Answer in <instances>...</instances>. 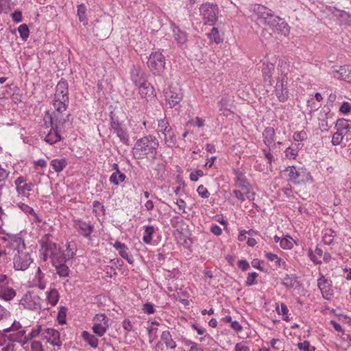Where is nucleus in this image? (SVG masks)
<instances>
[{"label": "nucleus", "mask_w": 351, "mask_h": 351, "mask_svg": "<svg viewBox=\"0 0 351 351\" xmlns=\"http://www.w3.org/2000/svg\"><path fill=\"white\" fill-rule=\"evenodd\" d=\"M145 232L143 241L145 244H150L153 238V234L156 232V228L152 226H147L144 227Z\"/></svg>", "instance_id": "29"}, {"label": "nucleus", "mask_w": 351, "mask_h": 351, "mask_svg": "<svg viewBox=\"0 0 351 351\" xmlns=\"http://www.w3.org/2000/svg\"><path fill=\"white\" fill-rule=\"evenodd\" d=\"M113 169L115 170V172L110 176V181L114 185H118L119 181L117 180V174H119V180L121 182H123L125 180V176L119 171V166L117 163L113 164Z\"/></svg>", "instance_id": "23"}, {"label": "nucleus", "mask_w": 351, "mask_h": 351, "mask_svg": "<svg viewBox=\"0 0 351 351\" xmlns=\"http://www.w3.org/2000/svg\"><path fill=\"white\" fill-rule=\"evenodd\" d=\"M111 130L117 134L120 141L128 145L129 142V137L126 130L122 127L121 124L119 122L112 121L110 123Z\"/></svg>", "instance_id": "12"}, {"label": "nucleus", "mask_w": 351, "mask_h": 351, "mask_svg": "<svg viewBox=\"0 0 351 351\" xmlns=\"http://www.w3.org/2000/svg\"><path fill=\"white\" fill-rule=\"evenodd\" d=\"M236 182H237V184L238 185V186L244 188L246 189H248L249 184L247 183V182L246 181V180L242 175L237 176V179Z\"/></svg>", "instance_id": "50"}, {"label": "nucleus", "mask_w": 351, "mask_h": 351, "mask_svg": "<svg viewBox=\"0 0 351 351\" xmlns=\"http://www.w3.org/2000/svg\"><path fill=\"white\" fill-rule=\"evenodd\" d=\"M350 128V124L347 123V126H344L343 129L338 130L335 132L332 138V143L333 145H339L341 144L343 139V135L345 134V131Z\"/></svg>", "instance_id": "24"}, {"label": "nucleus", "mask_w": 351, "mask_h": 351, "mask_svg": "<svg viewBox=\"0 0 351 351\" xmlns=\"http://www.w3.org/2000/svg\"><path fill=\"white\" fill-rule=\"evenodd\" d=\"M26 181V178L23 176H19V178H17L16 180L14 181L16 189H18V187L21 186L22 184H25Z\"/></svg>", "instance_id": "63"}, {"label": "nucleus", "mask_w": 351, "mask_h": 351, "mask_svg": "<svg viewBox=\"0 0 351 351\" xmlns=\"http://www.w3.org/2000/svg\"><path fill=\"white\" fill-rule=\"evenodd\" d=\"M235 351H250L248 346L242 343H238L235 346Z\"/></svg>", "instance_id": "62"}, {"label": "nucleus", "mask_w": 351, "mask_h": 351, "mask_svg": "<svg viewBox=\"0 0 351 351\" xmlns=\"http://www.w3.org/2000/svg\"><path fill=\"white\" fill-rule=\"evenodd\" d=\"M197 192L203 198H207L210 195V193L208 192L207 189L204 186V185L199 186L197 189Z\"/></svg>", "instance_id": "52"}, {"label": "nucleus", "mask_w": 351, "mask_h": 351, "mask_svg": "<svg viewBox=\"0 0 351 351\" xmlns=\"http://www.w3.org/2000/svg\"><path fill=\"white\" fill-rule=\"evenodd\" d=\"M150 71L154 74L160 75L165 69V56L158 51L152 52L147 62Z\"/></svg>", "instance_id": "6"}, {"label": "nucleus", "mask_w": 351, "mask_h": 351, "mask_svg": "<svg viewBox=\"0 0 351 351\" xmlns=\"http://www.w3.org/2000/svg\"><path fill=\"white\" fill-rule=\"evenodd\" d=\"M33 186L34 184L32 182L25 183L23 184V185H21V186L18 187L16 191L19 195H22L23 196L28 197L29 195L28 192L32 190Z\"/></svg>", "instance_id": "34"}, {"label": "nucleus", "mask_w": 351, "mask_h": 351, "mask_svg": "<svg viewBox=\"0 0 351 351\" xmlns=\"http://www.w3.org/2000/svg\"><path fill=\"white\" fill-rule=\"evenodd\" d=\"M47 299L49 302L54 306L57 304L58 301V293L56 289H52L49 291L47 295Z\"/></svg>", "instance_id": "40"}, {"label": "nucleus", "mask_w": 351, "mask_h": 351, "mask_svg": "<svg viewBox=\"0 0 351 351\" xmlns=\"http://www.w3.org/2000/svg\"><path fill=\"white\" fill-rule=\"evenodd\" d=\"M41 331V329H40V326H39L38 327V328H34V329H32L31 332L29 334H28L27 336H25L23 337V339H12V341H17L20 343H21L22 345H24L29 340L38 336V335L40 334Z\"/></svg>", "instance_id": "27"}, {"label": "nucleus", "mask_w": 351, "mask_h": 351, "mask_svg": "<svg viewBox=\"0 0 351 351\" xmlns=\"http://www.w3.org/2000/svg\"><path fill=\"white\" fill-rule=\"evenodd\" d=\"M204 25H214L218 17V8L216 5L205 3L199 8Z\"/></svg>", "instance_id": "7"}, {"label": "nucleus", "mask_w": 351, "mask_h": 351, "mask_svg": "<svg viewBox=\"0 0 351 351\" xmlns=\"http://www.w3.org/2000/svg\"><path fill=\"white\" fill-rule=\"evenodd\" d=\"M263 141L267 147H270L271 145L274 142L275 130L271 127L266 128L263 132Z\"/></svg>", "instance_id": "19"}, {"label": "nucleus", "mask_w": 351, "mask_h": 351, "mask_svg": "<svg viewBox=\"0 0 351 351\" xmlns=\"http://www.w3.org/2000/svg\"><path fill=\"white\" fill-rule=\"evenodd\" d=\"M32 351H44L43 346L40 341H34L31 345Z\"/></svg>", "instance_id": "58"}, {"label": "nucleus", "mask_w": 351, "mask_h": 351, "mask_svg": "<svg viewBox=\"0 0 351 351\" xmlns=\"http://www.w3.org/2000/svg\"><path fill=\"white\" fill-rule=\"evenodd\" d=\"M285 172L287 173L289 180L295 184L305 183L311 178L309 172L303 168L297 169L294 166H289L285 169Z\"/></svg>", "instance_id": "5"}, {"label": "nucleus", "mask_w": 351, "mask_h": 351, "mask_svg": "<svg viewBox=\"0 0 351 351\" xmlns=\"http://www.w3.org/2000/svg\"><path fill=\"white\" fill-rule=\"evenodd\" d=\"M291 240L292 238L290 236H286V237L282 238L280 241V247L283 249H291L293 247Z\"/></svg>", "instance_id": "42"}, {"label": "nucleus", "mask_w": 351, "mask_h": 351, "mask_svg": "<svg viewBox=\"0 0 351 351\" xmlns=\"http://www.w3.org/2000/svg\"><path fill=\"white\" fill-rule=\"evenodd\" d=\"M137 86H138L139 93L142 97L152 95L154 93V88L147 81L144 82L143 84H139Z\"/></svg>", "instance_id": "25"}, {"label": "nucleus", "mask_w": 351, "mask_h": 351, "mask_svg": "<svg viewBox=\"0 0 351 351\" xmlns=\"http://www.w3.org/2000/svg\"><path fill=\"white\" fill-rule=\"evenodd\" d=\"M44 250L43 260L47 261L48 258H51L60 250L56 244L52 242H46L42 245Z\"/></svg>", "instance_id": "17"}, {"label": "nucleus", "mask_w": 351, "mask_h": 351, "mask_svg": "<svg viewBox=\"0 0 351 351\" xmlns=\"http://www.w3.org/2000/svg\"><path fill=\"white\" fill-rule=\"evenodd\" d=\"M173 36L178 44L184 45L187 41V34L185 32L181 30L179 27H175L173 29Z\"/></svg>", "instance_id": "21"}, {"label": "nucleus", "mask_w": 351, "mask_h": 351, "mask_svg": "<svg viewBox=\"0 0 351 351\" xmlns=\"http://www.w3.org/2000/svg\"><path fill=\"white\" fill-rule=\"evenodd\" d=\"M20 328H21V325L20 324V323L14 322L10 327L0 330V335H3V333L8 332L10 331L18 330Z\"/></svg>", "instance_id": "47"}, {"label": "nucleus", "mask_w": 351, "mask_h": 351, "mask_svg": "<svg viewBox=\"0 0 351 351\" xmlns=\"http://www.w3.org/2000/svg\"><path fill=\"white\" fill-rule=\"evenodd\" d=\"M307 136L305 131L302 130L299 132H295L293 134V139L295 141H302L306 139Z\"/></svg>", "instance_id": "51"}, {"label": "nucleus", "mask_w": 351, "mask_h": 351, "mask_svg": "<svg viewBox=\"0 0 351 351\" xmlns=\"http://www.w3.org/2000/svg\"><path fill=\"white\" fill-rule=\"evenodd\" d=\"M276 310L277 313L279 315H282L284 316V319L285 320H286V321L289 320L288 316H287V313H288L289 310H288L287 306V305L285 304L281 303L280 306L277 304V306L276 307Z\"/></svg>", "instance_id": "41"}, {"label": "nucleus", "mask_w": 351, "mask_h": 351, "mask_svg": "<svg viewBox=\"0 0 351 351\" xmlns=\"http://www.w3.org/2000/svg\"><path fill=\"white\" fill-rule=\"evenodd\" d=\"M78 232L84 237H88L93 231V226L85 221L78 220L75 224Z\"/></svg>", "instance_id": "16"}, {"label": "nucleus", "mask_w": 351, "mask_h": 351, "mask_svg": "<svg viewBox=\"0 0 351 351\" xmlns=\"http://www.w3.org/2000/svg\"><path fill=\"white\" fill-rule=\"evenodd\" d=\"M157 130L158 132L162 133L165 136V134L170 133L172 130V128L169 125V122L165 119H161L158 121Z\"/></svg>", "instance_id": "32"}, {"label": "nucleus", "mask_w": 351, "mask_h": 351, "mask_svg": "<svg viewBox=\"0 0 351 351\" xmlns=\"http://www.w3.org/2000/svg\"><path fill=\"white\" fill-rule=\"evenodd\" d=\"M165 141L166 145L169 147H173L176 143V137L174 133L171 131L170 133L165 134Z\"/></svg>", "instance_id": "38"}, {"label": "nucleus", "mask_w": 351, "mask_h": 351, "mask_svg": "<svg viewBox=\"0 0 351 351\" xmlns=\"http://www.w3.org/2000/svg\"><path fill=\"white\" fill-rule=\"evenodd\" d=\"M130 78L136 86L142 84L147 81L144 71L138 66H133L131 69Z\"/></svg>", "instance_id": "10"}, {"label": "nucleus", "mask_w": 351, "mask_h": 351, "mask_svg": "<svg viewBox=\"0 0 351 351\" xmlns=\"http://www.w3.org/2000/svg\"><path fill=\"white\" fill-rule=\"evenodd\" d=\"M45 332L47 334L45 337L48 338V340H51L53 337L58 339L60 336V332L53 328H46Z\"/></svg>", "instance_id": "46"}, {"label": "nucleus", "mask_w": 351, "mask_h": 351, "mask_svg": "<svg viewBox=\"0 0 351 351\" xmlns=\"http://www.w3.org/2000/svg\"><path fill=\"white\" fill-rule=\"evenodd\" d=\"M18 31L20 34L21 38L23 40H27L29 37V31L27 25L26 24H22L18 27Z\"/></svg>", "instance_id": "39"}, {"label": "nucleus", "mask_w": 351, "mask_h": 351, "mask_svg": "<svg viewBox=\"0 0 351 351\" xmlns=\"http://www.w3.org/2000/svg\"><path fill=\"white\" fill-rule=\"evenodd\" d=\"M298 147H294L293 146L289 147L285 150V156L289 158L294 159L298 155Z\"/></svg>", "instance_id": "45"}, {"label": "nucleus", "mask_w": 351, "mask_h": 351, "mask_svg": "<svg viewBox=\"0 0 351 351\" xmlns=\"http://www.w3.org/2000/svg\"><path fill=\"white\" fill-rule=\"evenodd\" d=\"M336 233L335 231L331 229L328 230L324 234L322 241L325 244L330 245L333 242Z\"/></svg>", "instance_id": "37"}, {"label": "nucleus", "mask_w": 351, "mask_h": 351, "mask_svg": "<svg viewBox=\"0 0 351 351\" xmlns=\"http://www.w3.org/2000/svg\"><path fill=\"white\" fill-rule=\"evenodd\" d=\"M158 145V141L154 136H144L136 142L133 154L138 159L149 157L154 160L156 158Z\"/></svg>", "instance_id": "3"}, {"label": "nucleus", "mask_w": 351, "mask_h": 351, "mask_svg": "<svg viewBox=\"0 0 351 351\" xmlns=\"http://www.w3.org/2000/svg\"><path fill=\"white\" fill-rule=\"evenodd\" d=\"M210 231L215 235H220L222 232L221 228L217 225L212 226Z\"/></svg>", "instance_id": "64"}, {"label": "nucleus", "mask_w": 351, "mask_h": 351, "mask_svg": "<svg viewBox=\"0 0 351 351\" xmlns=\"http://www.w3.org/2000/svg\"><path fill=\"white\" fill-rule=\"evenodd\" d=\"M86 8L84 4L82 3L77 6V16L81 22H83L84 24H87L88 19L86 16Z\"/></svg>", "instance_id": "36"}, {"label": "nucleus", "mask_w": 351, "mask_h": 351, "mask_svg": "<svg viewBox=\"0 0 351 351\" xmlns=\"http://www.w3.org/2000/svg\"><path fill=\"white\" fill-rule=\"evenodd\" d=\"M254 11L258 19L265 24L268 25L274 32L287 35L289 32V26L285 20L274 16L273 12L261 5H255Z\"/></svg>", "instance_id": "1"}, {"label": "nucleus", "mask_w": 351, "mask_h": 351, "mask_svg": "<svg viewBox=\"0 0 351 351\" xmlns=\"http://www.w3.org/2000/svg\"><path fill=\"white\" fill-rule=\"evenodd\" d=\"M274 69V65L271 63H263V66L262 69L263 76L264 81L265 82H268L269 84H271V73Z\"/></svg>", "instance_id": "20"}, {"label": "nucleus", "mask_w": 351, "mask_h": 351, "mask_svg": "<svg viewBox=\"0 0 351 351\" xmlns=\"http://www.w3.org/2000/svg\"><path fill=\"white\" fill-rule=\"evenodd\" d=\"M204 176V172L201 169H198L195 172H192L190 174V179L191 181L196 182L198 180L199 177Z\"/></svg>", "instance_id": "53"}, {"label": "nucleus", "mask_w": 351, "mask_h": 351, "mask_svg": "<svg viewBox=\"0 0 351 351\" xmlns=\"http://www.w3.org/2000/svg\"><path fill=\"white\" fill-rule=\"evenodd\" d=\"M16 295V291L9 287L3 286L0 288V298L9 301Z\"/></svg>", "instance_id": "22"}, {"label": "nucleus", "mask_w": 351, "mask_h": 351, "mask_svg": "<svg viewBox=\"0 0 351 351\" xmlns=\"http://www.w3.org/2000/svg\"><path fill=\"white\" fill-rule=\"evenodd\" d=\"M64 123L60 124V127H55V124H51V128L45 137V141L50 145H53L61 140L60 132L64 130Z\"/></svg>", "instance_id": "9"}, {"label": "nucleus", "mask_w": 351, "mask_h": 351, "mask_svg": "<svg viewBox=\"0 0 351 351\" xmlns=\"http://www.w3.org/2000/svg\"><path fill=\"white\" fill-rule=\"evenodd\" d=\"M69 99H53V106L54 111L52 113L49 112H46L45 118L47 117L49 120V123L55 124V127H60V124L66 123L69 121L70 114H67L65 117L63 112L66 111Z\"/></svg>", "instance_id": "4"}, {"label": "nucleus", "mask_w": 351, "mask_h": 351, "mask_svg": "<svg viewBox=\"0 0 351 351\" xmlns=\"http://www.w3.org/2000/svg\"><path fill=\"white\" fill-rule=\"evenodd\" d=\"M238 266L243 271H246L250 267L249 263L245 260L239 261Z\"/></svg>", "instance_id": "61"}, {"label": "nucleus", "mask_w": 351, "mask_h": 351, "mask_svg": "<svg viewBox=\"0 0 351 351\" xmlns=\"http://www.w3.org/2000/svg\"><path fill=\"white\" fill-rule=\"evenodd\" d=\"M340 16L343 21L348 25H351V14L343 11L341 12Z\"/></svg>", "instance_id": "57"}, {"label": "nucleus", "mask_w": 351, "mask_h": 351, "mask_svg": "<svg viewBox=\"0 0 351 351\" xmlns=\"http://www.w3.org/2000/svg\"><path fill=\"white\" fill-rule=\"evenodd\" d=\"M297 278L295 275L286 274L282 278V285L287 289L295 288V285L298 283Z\"/></svg>", "instance_id": "26"}, {"label": "nucleus", "mask_w": 351, "mask_h": 351, "mask_svg": "<svg viewBox=\"0 0 351 351\" xmlns=\"http://www.w3.org/2000/svg\"><path fill=\"white\" fill-rule=\"evenodd\" d=\"M258 277V274L256 272H252L248 274L247 277V280L245 281V285L247 287L252 286L255 284L256 278Z\"/></svg>", "instance_id": "48"}, {"label": "nucleus", "mask_w": 351, "mask_h": 351, "mask_svg": "<svg viewBox=\"0 0 351 351\" xmlns=\"http://www.w3.org/2000/svg\"><path fill=\"white\" fill-rule=\"evenodd\" d=\"M332 75L333 77L337 80H344L350 83V79H351V65L341 66L338 70H333Z\"/></svg>", "instance_id": "11"}, {"label": "nucleus", "mask_w": 351, "mask_h": 351, "mask_svg": "<svg viewBox=\"0 0 351 351\" xmlns=\"http://www.w3.org/2000/svg\"><path fill=\"white\" fill-rule=\"evenodd\" d=\"M9 176V172L3 169L0 165V182L5 181Z\"/></svg>", "instance_id": "60"}, {"label": "nucleus", "mask_w": 351, "mask_h": 351, "mask_svg": "<svg viewBox=\"0 0 351 351\" xmlns=\"http://www.w3.org/2000/svg\"><path fill=\"white\" fill-rule=\"evenodd\" d=\"M83 339L87 342L92 348H96L98 346V339L87 331H83L82 333Z\"/></svg>", "instance_id": "30"}, {"label": "nucleus", "mask_w": 351, "mask_h": 351, "mask_svg": "<svg viewBox=\"0 0 351 351\" xmlns=\"http://www.w3.org/2000/svg\"><path fill=\"white\" fill-rule=\"evenodd\" d=\"M68 83L66 80L62 79L57 84L56 88V93L54 95L55 99H69L68 96Z\"/></svg>", "instance_id": "15"}, {"label": "nucleus", "mask_w": 351, "mask_h": 351, "mask_svg": "<svg viewBox=\"0 0 351 351\" xmlns=\"http://www.w3.org/2000/svg\"><path fill=\"white\" fill-rule=\"evenodd\" d=\"M108 318L104 314H97L93 319L94 325L92 330L95 334L101 337L108 328Z\"/></svg>", "instance_id": "8"}, {"label": "nucleus", "mask_w": 351, "mask_h": 351, "mask_svg": "<svg viewBox=\"0 0 351 351\" xmlns=\"http://www.w3.org/2000/svg\"><path fill=\"white\" fill-rule=\"evenodd\" d=\"M10 245L13 249L14 268L18 271L27 269L33 262V259L27 252L23 239L14 237L12 240Z\"/></svg>", "instance_id": "2"}, {"label": "nucleus", "mask_w": 351, "mask_h": 351, "mask_svg": "<svg viewBox=\"0 0 351 351\" xmlns=\"http://www.w3.org/2000/svg\"><path fill=\"white\" fill-rule=\"evenodd\" d=\"M12 19L15 23H20L23 20L22 12L20 10H15L11 14Z\"/></svg>", "instance_id": "54"}, {"label": "nucleus", "mask_w": 351, "mask_h": 351, "mask_svg": "<svg viewBox=\"0 0 351 351\" xmlns=\"http://www.w3.org/2000/svg\"><path fill=\"white\" fill-rule=\"evenodd\" d=\"M317 285L322 291L323 297L326 300H330L332 295V291L330 289L331 281L322 276L318 279Z\"/></svg>", "instance_id": "14"}, {"label": "nucleus", "mask_w": 351, "mask_h": 351, "mask_svg": "<svg viewBox=\"0 0 351 351\" xmlns=\"http://www.w3.org/2000/svg\"><path fill=\"white\" fill-rule=\"evenodd\" d=\"M66 311L67 309L66 307L61 306L58 313V320L59 324H64L66 323Z\"/></svg>", "instance_id": "44"}, {"label": "nucleus", "mask_w": 351, "mask_h": 351, "mask_svg": "<svg viewBox=\"0 0 351 351\" xmlns=\"http://www.w3.org/2000/svg\"><path fill=\"white\" fill-rule=\"evenodd\" d=\"M210 40H214L216 43H220L221 38H220L218 29L216 27H213L210 33L208 34Z\"/></svg>", "instance_id": "43"}, {"label": "nucleus", "mask_w": 351, "mask_h": 351, "mask_svg": "<svg viewBox=\"0 0 351 351\" xmlns=\"http://www.w3.org/2000/svg\"><path fill=\"white\" fill-rule=\"evenodd\" d=\"M143 311L147 314H153L155 311L154 305L150 302L145 303L143 305Z\"/></svg>", "instance_id": "56"}, {"label": "nucleus", "mask_w": 351, "mask_h": 351, "mask_svg": "<svg viewBox=\"0 0 351 351\" xmlns=\"http://www.w3.org/2000/svg\"><path fill=\"white\" fill-rule=\"evenodd\" d=\"M119 254H120V256H121L122 258H123L126 259V260H127V261H128L129 263H130V264L133 263L134 260H133L132 257H130V256L128 255V253H127V252H126L125 249V250H121V251H119Z\"/></svg>", "instance_id": "59"}, {"label": "nucleus", "mask_w": 351, "mask_h": 351, "mask_svg": "<svg viewBox=\"0 0 351 351\" xmlns=\"http://www.w3.org/2000/svg\"><path fill=\"white\" fill-rule=\"evenodd\" d=\"M298 348L302 351H315V348L313 346H311L308 341H304L303 343H299Z\"/></svg>", "instance_id": "49"}, {"label": "nucleus", "mask_w": 351, "mask_h": 351, "mask_svg": "<svg viewBox=\"0 0 351 351\" xmlns=\"http://www.w3.org/2000/svg\"><path fill=\"white\" fill-rule=\"evenodd\" d=\"M161 340L165 343L166 346L170 349H174L176 347V342L172 339L170 332L163 331L161 335Z\"/></svg>", "instance_id": "28"}, {"label": "nucleus", "mask_w": 351, "mask_h": 351, "mask_svg": "<svg viewBox=\"0 0 351 351\" xmlns=\"http://www.w3.org/2000/svg\"><path fill=\"white\" fill-rule=\"evenodd\" d=\"M67 162L66 159H53L51 162V165L52 166L54 171L57 173L62 171L64 168L66 166Z\"/></svg>", "instance_id": "31"}, {"label": "nucleus", "mask_w": 351, "mask_h": 351, "mask_svg": "<svg viewBox=\"0 0 351 351\" xmlns=\"http://www.w3.org/2000/svg\"><path fill=\"white\" fill-rule=\"evenodd\" d=\"M339 111L343 114L350 112L351 111V104L348 101L343 102L339 108Z\"/></svg>", "instance_id": "55"}, {"label": "nucleus", "mask_w": 351, "mask_h": 351, "mask_svg": "<svg viewBox=\"0 0 351 351\" xmlns=\"http://www.w3.org/2000/svg\"><path fill=\"white\" fill-rule=\"evenodd\" d=\"M51 259L53 265L57 266L65 263L66 258V254L59 250Z\"/></svg>", "instance_id": "33"}, {"label": "nucleus", "mask_w": 351, "mask_h": 351, "mask_svg": "<svg viewBox=\"0 0 351 351\" xmlns=\"http://www.w3.org/2000/svg\"><path fill=\"white\" fill-rule=\"evenodd\" d=\"M56 268V273L60 277H67L69 275L70 269L69 267L65 264H62L57 266H54Z\"/></svg>", "instance_id": "35"}, {"label": "nucleus", "mask_w": 351, "mask_h": 351, "mask_svg": "<svg viewBox=\"0 0 351 351\" xmlns=\"http://www.w3.org/2000/svg\"><path fill=\"white\" fill-rule=\"evenodd\" d=\"M182 93L179 88L170 89L165 93V97L171 108L178 104L182 99Z\"/></svg>", "instance_id": "13"}, {"label": "nucleus", "mask_w": 351, "mask_h": 351, "mask_svg": "<svg viewBox=\"0 0 351 351\" xmlns=\"http://www.w3.org/2000/svg\"><path fill=\"white\" fill-rule=\"evenodd\" d=\"M284 79L276 83V95L280 101H285L288 98V90L286 87L287 83H284Z\"/></svg>", "instance_id": "18"}]
</instances>
